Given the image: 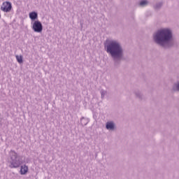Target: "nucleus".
Masks as SVG:
<instances>
[{
	"mask_svg": "<svg viewBox=\"0 0 179 179\" xmlns=\"http://www.w3.org/2000/svg\"><path fill=\"white\" fill-rule=\"evenodd\" d=\"M152 40L157 45L162 48H171L174 46L173 29L165 27L157 30L152 35Z\"/></svg>",
	"mask_w": 179,
	"mask_h": 179,
	"instance_id": "f257e3e1",
	"label": "nucleus"
},
{
	"mask_svg": "<svg viewBox=\"0 0 179 179\" xmlns=\"http://www.w3.org/2000/svg\"><path fill=\"white\" fill-rule=\"evenodd\" d=\"M124 48L121 43L113 41V60L115 66H118L121 61H124Z\"/></svg>",
	"mask_w": 179,
	"mask_h": 179,
	"instance_id": "f03ea898",
	"label": "nucleus"
},
{
	"mask_svg": "<svg viewBox=\"0 0 179 179\" xmlns=\"http://www.w3.org/2000/svg\"><path fill=\"white\" fill-rule=\"evenodd\" d=\"M10 157L9 163L11 169H17V167H20L21 164H23L22 159L15 151L10 152Z\"/></svg>",
	"mask_w": 179,
	"mask_h": 179,
	"instance_id": "7ed1b4c3",
	"label": "nucleus"
},
{
	"mask_svg": "<svg viewBox=\"0 0 179 179\" xmlns=\"http://www.w3.org/2000/svg\"><path fill=\"white\" fill-rule=\"evenodd\" d=\"M32 29L35 33H41L43 31V24L41 22L37 20L32 24Z\"/></svg>",
	"mask_w": 179,
	"mask_h": 179,
	"instance_id": "20e7f679",
	"label": "nucleus"
},
{
	"mask_svg": "<svg viewBox=\"0 0 179 179\" xmlns=\"http://www.w3.org/2000/svg\"><path fill=\"white\" fill-rule=\"evenodd\" d=\"M1 10H3V12H10L12 10V3H10L9 1L3 2L1 7Z\"/></svg>",
	"mask_w": 179,
	"mask_h": 179,
	"instance_id": "39448f33",
	"label": "nucleus"
},
{
	"mask_svg": "<svg viewBox=\"0 0 179 179\" xmlns=\"http://www.w3.org/2000/svg\"><path fill=\"white\" fill-rule=\"evenodd\" d=\"M105 48L107 52L113 57V41L107 40L105 43Z\"/></svg>",
	"mask_w": 179,
	"mask_h": 179,
	"instance_id": "423d86ee",
	"label": "nucleus"
},
{
	"mask_svg": "<svg viewBox=\"0 0 179 179\" xmlns=\"http://www.w3.org/2000/svg\"><path fill=\"white\" fill-rule=\"evenodd\" d=\"M134 94L135 95L136 99H138L141 101V100H145V96L143 95L142 92H141L140 90H134Z\"/></svg>",
	"mask_w": 179,
	"mask_h": 179,
	"instance_id": "0eeeda50",
	"label": "nucleus"
},
{
	"mask_svg": "<svg viewBox=\"0 0 179 179\" xmlns=\"http://www.w3.org/2000/svg\"><path fill=\"white\" fill-rule=\"evenodd\" d=\"M28 171H29V167L27 166L26 165L21 166L20 173L22 176H24V174H27Z\"/></svg>",
	"mask_w": 179,
	"mask_h": 179,
	"instance_id": "6e6552de",
	"label": "nucleus"
},
{
	"mask_svg": "<svg viewBox=\"0 0 179 179\" xmlns=\"http://www.w3.org/2000/svg\"><path fill=\"white\" fill-rule=\"evenodd\" d=\"M148 5H149V1L148 0H141L138 3V6H141V8H145Z\"/></svg>",
	"mask_w": 179,
	"mask_h": 179,
	"instance_id": "1a4fd4ad",
	"label": "nucleus"
},
{
	"mask_svg": "<svg viewBox=\"0 0 179 179\" xmlns=\"http://www.w3.org/2000/svg\"><path fill=\"white\" fill-rule=\"evenodd\" d=\"M164 3L163 1H159L154 6V9L155 10H159V9H162V6H163V4Z\"/></svg>",
	"mask_w": 179,
	"mask_h": 179,
	"instance_id": "9d476101",
	"label": "nucleus"
},
{
	"mask_svg": "<svg viewBox=\"0 0 179 179\" xmlns=\"http://www.w3.org/2000/svg\"><path fill=\"white\" fill-rule=\"evenodd\" d=\"M37 17H38L37 13L36 12L29 13V18L31 20H36Z\"/></svg>",
	"mask_w": 179,
	"mask_h": 179,
	"instance_id": "9b49d317",
	"label": "nucleus"
},
{
	"mask_svg": "<svg viewBox=\"0 0 179 179\" xmlns=\"http://www.w3.org/2000/svg\"><path fill=\"white\" fill-rule=\"evenodd\" d=\"M172 90H173V92H179V82L173 84Z\"/></svg>",
	"mask_w": 179,
	"mask_h": 179,
	"instance_id": "f8f14e48",
	"label": "nucleus"
},
{
	"mask_svg": "<svg viewBox=\"0 0 179 179\" xmlns=\"http://www.w3.org/2000/svg\"><path fill=\"white\" fill-rule=\"evenodd\" d=\"M15 58L17 61V62H19V64H22L23 63V57L20 55H16Z\"/></svg>",
	"mask_w": 179,
	"mask_h": 179,
	"instance_id": "ddd939ff",
	"label": "nucleus"
},
{
	"mask_svg": "<svg viewBox=\"0 0 179 179\" xmlns=\"http://www.w3.org/2000/svg\"><path fill=\"white\" fill-rule=\"evenodd\" d=\"M106 127V129H113V122H108Z\"/></svg>",
	"mask_w": 179,
	"mask_h": 179,
	"instance_id": "4468645a",
	"label": "nucleus"
},
{
	"mask_svg": "<svg viewBox=\"0 0 179 179\" xmlns=\"http://www.w3.org/2000/svg\"><path fill=\"white\" fill-rule=\"evenodd\" d=\"M114 129H117V127H115V124L113 123V130L114 131Z\"/></svg>",
	"mask_w": 179,
	"mask_h": 179,
	"instance_id": "2eb2a0df",
	"label": "nucleus"
},
{
	"mask_svg": "<svg viewBox=\"0 0 179 179\" xmlns=\"http://www.w3.org/2000/svg\"><path fill=\"white\" fill-rule=\"evenodd\" d=\"M101 96H102V97H103V94H101Z\"/></svg>",
	"mask_w": 179,
	"mask_h": 179,
	"instance_id": "dca6fc26",
	"label": "nucleus"
},
{
	"mask_svg": "<svg viewBox=\"0 0 179 179\" xmlns=\"http://www.w3.org/2000/svg\"><path fill=\"white\" fill-rule=\"evenodd\" d=\"M0 17H1V14H0Z\"/></svg>",
	"mask_w": 179,
	"mask_h": 179,
	"instance_id": "f3484780",
	"label": "nucleus"
}]
</instances>
